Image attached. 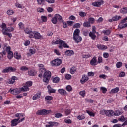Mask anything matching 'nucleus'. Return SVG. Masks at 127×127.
<instances>
[{
  "label": "nucleus",
  "instance_id": "obj_1",
  "mask_svg": "<svg viewBox=\"0 0 127 127\" xmlns=\"http://www.w3.org/2000/svg\"><path fill=\"white\" fill-rule=\"evenodd\" d=\"M28 91H29V88L27 86H23L21 88H16L14 89L11 88L9 92L11 93L12 95H18V94H20L21 92H27Z\"/></svg>",
  "mask_w": 127,
  "mask_h": 127
},
{
  "label": "nucleus",
  "instance_id": "obj_2",
  "mask_svg": "<svg viewBox=\"0 0 127 127\" xmlns=\"http://www.w3.org/2000/svg\"><path fill=\"white\" fill-rule=\"evenodd\" d=\"M73 39L76 43H79L82 41V37L80 36V29H76L74 30Z\"/></svg>",
  "mask_w": 127,
  "mask_h": 127
},
{
  "label": "nucleus",
  "instance_id": "obj_3",
  "mask_svg": "<svg viewBox=\"0 0 127 127\" xmlns=\"http://www.w3.org/2000/svg\"><path fill=\"white\" fill-rule=\"evenodd\" d=\"M0 27L2 29V31L3 35H7L10 38L12 37V34H11V33L7 32L9 30L7 27H6V25L5 23H2V24H0Z\"/></svg>",
  "mask_w": 127,
  "mask_h": 127
},
{
  "label": "nucleus",
  "instance_id": "obj_4",
  "mask_svg": "<svg viewBox=\"0 0 127 127\" xmlns=\"http://www.w3.org/2000/svg\"><path fill=\"white\" fill-rule=\"evenodd\" d=\"M51 78V72L49 71H46L43 75V81L44 83H48Z\"/></svg>",
  "mask_w": 127,
  "mask_h": 127
},
{
  "label": "nucleus",
  "instance_id": "obj_5",
  "mask_svg": "<svg viewBox=\"0 0 127 127\" xmlns=\"http://www.w3.org/2000/svg\"><path fill=\"white\" fill-rule=\"evenodd\" d=\"M57 20H59L60 22H63L62 17L59 14H56L54 17L52 18L51 21L53 24H56L57 23Z\"/></svg>",
  "mask_w": 127,
  "mask_h": 127
},
{
  "label": "nucleus",
  "instance_id": "obj_6",
  "mask_svg": "<svg viewBox=\"0 0 127 127\" xmlns=\"http://www.w3.org/2000/svg\"><path fill=\"white\" fill-rule=\"evenodd\" d=\"M62 63V61L60 59H55L51 62V65L55 66V67L60 66Z\"/></svg>",
  "mask_w": 127,
  "mask_h": 127
},
{
  "label": "nucleus",
  "instance_id": "obj_7",
  "mask_svg": "<svg viewBox=\"0 0 127 127\" xmlns=\"http://www.w3.org/2000/svg\"><path fill=\"white\" fill-rule=\"evenodd\" d=\"M52 44H61V45H63L64 47L65 48H69V46L66 44V42L64 41H62L61 40H57L55 42H52Z\"/></svg>",
  "mask_w": 127,
  "mask_h": 127
},
{
  "label": "nucleus",
  "instance_id": "obj_8",
  "mask_svg": "<svg viewBox=\"0 0 127 127\" xmlns=\"http://www.w3.org/2000/svg\"><path fill=\"white\" fill-rule=\"evenodd\" d=\"M50 112H51V110H47L46 109H42L41 110H39L37 112V115H47V114H49V113H50Z\"/></svg>",
  "mask_w": 127,
  "mask_h": 127
},
{
  "label": "nucleus",
  "instance_id": "obj_9",
  "mask_svg": "<svg viewBox=\"0 0 127 127\" xmlns=\"http://www.w3.org/2000/svg\"><path fill=\"white\" fill-rule=\"evenodd\" d=\"M16 71V69L15 68H13L12 67H6L5 69H4L2 72L3 73H8V72H15Z\"/></svg>",
  "mask_w": 127,
  "mask_h": 127
},
{
  "label": "nucleus",
  "instance_id": "obj_10",
  "mask_svg": "<svg viewBox=\"0 0 127 127\" xmlns=\"http://www.w3.org/2000/svg\"><path fill=\"white\" fill-rule=\"evenodd\" d=\"M104 4V1L101 0L100 2H94L92 3V5L93 6H95L96 7H99V6H101V5Z\"/></svg>",
  "mask_w": 127,
  "mask_h": 127
},
{
  "label": "nucleus",
  "instance_id": "obj_11",
  "mask_svg": "<svg viewBox=\"0 0 127 127\" xmlns=\"http://www.w3.org/2000/svg\"><path fill=\"white\" fill-rule=\"evenodd\" d=\"M48 124H49V125H46V127H53V126H56V127H57V126H58L59 124L57 122H49L48 123Z\"/></svg>",
  "mask_w": 127,
  "mask_h": 127
},
{
  "label": "nucleus",
  "instance_id": "obj_12",
  "mask_svg": "<svg viewBox=\"0 0 127 127\" xmlns=\"http://www.w3.org/2000/svg\"><path fill=\"white\" fill-rule=\"evenodd\" d=\"M90 64L91 66H97L98 63L97 62V58L96 56H94L90 61Z\"/></svg>",
  "mask_w": 127,
  "mask_h": 127
},
{
  "label": "nucleus",
  "instance_id": "obj_13",
  "mask_svg": "<svg viewBox=\"0 0 127 127\" xmlns=\"http://www.w3.org/2000/svg\"><path fill=\"white\" fill-rule=\"evenodd\" d=\"M122 18V17L121 16H118L116 15L112 18V19H110L109 20V22H113V21H118L119 19H121Z\"/></svg>",
  "mask_w": 127,
  "mask_h": 127
},
{
  "label": "nucleus",
  "instance_id": "obj_14",
  "mask_svg": "<svg viewBox=\"0 0 127 127\" xmlns=\"http://www.w3.org/2000/svg\"><path fill=\"white\" fill-rule=\"evenodd\" d=\"M11 127H15V126H17L19 124V121H17L16 119H14L11 120Z\"/></svg>",
  "mask_w": 127,
  "mask_h": 127
},
{
  "label": "nucleus",
  "instance_id": "obj_15",
  "mask_svg": "<svg viewBox=\"0 0 127 127\" xmlns=\"http://www.w3.org/2000/svg\"><path fill=\"white\" fill-rule=\"evenodd\" d=\"M47 89L49 94H52L56 92V90L51 88L50 85L47 86Z\"/></svg>",
  "mask_w": 127,
  "mask_h": 127
},
{
  "label": "nucleus",
  "instance_id": "obj_16",
  "mask_svg": "<svg viewBox=\"0 0 127 127\" xmlns=\"http://www.w3.org/2000/svg\"><path fill=\"white\" fill-rule=\"evenodd\" d=\"M106 116H107V117H113V116H114V111L112 110L106 111Z\"/></svg>",
  "mask_w": 127,
  "mask_h": 127
},
{
  "label": "nucleus",
  "instance_id": "obj_17",
  "mask_svg": "<svg viewBox=\"0 0 127 127\" xmlns=\"http://www.w3.org/2000/svg\"><path fill=\"white\" fill-rule=\"evenodd\" d=\"M88 80H89V78L86 75H83L80 80V82L81 84H84Z\"/></svg>",
  "mask_w": 127,
  "mask_h": 127
},
{
  "label": "nucleus",
  "instance_id": "obj_18",
  "mask_svg": "<svg viewBox=\"0 0 127 127\" xmlns=\"http://www.w3.org/2000/svg\"><path fill=\"white\" fill-rule=\"evenodd\" d=\"M16 80H17L16 76L12 77L11 79L9 80L8 84H10V85L14 84V83H15Z\"/></svg>",
  "mask_w": 127,
  "mask_h": 127
},
{
  "label": "nucleus",
  "instance_id": "obj_19",
  "mask_svg": "<svg viewBox=\"0 0 127 127\" xmlns=\"http://www.w3.org/2000/svg\"><path fill=\"white\" fill-rule=\"evenodd\" d=\"M58 92L59 93V94L61 95H63L64 96H66V95H67V92H66V90L63 89H59L58 90Z\"/></svg>",
  "mask_w": 127,
  "mask_h": 127
},
{
  "label": "nucleus",
  "instance_id": "obj_20",
  "mask_svg": "<svg viewBox=\"0 0 127 127\" xmlns=\"http://www.w3.org/2000/svg\"><path fill=\"white\" fill-rule=\"evenodd\" d=\"M65 54L67 56H71V55H74V51L73 50H68L65 52Z\"/></svg>",
  "mask_w": 127,
  "mask_h": 127
},
{
  "label": "nucleus",
  "instance_id": "obj_21",
  "mask_svg": "<svg viewBox=\"0 0 127 127\" xmlns=\"http://www.w3.org/2000/svg\"><path fill=\"white\" fill-rule=\"evenodd\" d=\"M40 96H41V93H38L36 95H35L34 96H33L32 99L34 101L38 100V99L40 98Z\"/></svg>",
  "mask_w": 127,
  "mask_h": 127
},
{
  "label": "nucleus",
  "instance_id": "obj_22",
  "mask_svg": "<svg viewBox=\"0 0 127 127\" xmlns=\"http://www.w3.org/2000/svg\"><path fill=\"white\" fill-rule=\"evenodd\" d=\"M42 37V36L40 35V33L36 32L34 33V38L35 39H40Z\"/></svg>",
  "mask_w": 127,
  "mask_h": 127
},
{
  "label": "nucleus",
  "instance_id": "obj_23",
  "mask_svg": "<svg viewBox=\"0 0 127 127\" xmlns=\"http://www.w3.org/2000/svg\"><path fill=\"white\" fill-rule=\"evenodd\" d=\"M97 47L98 49H101V50L107 49V48H108L106 46L104 45H97Z\"/></svg>",
  "mask_w": 127,
  "mask_h": 127
},
{
  "label": "nucleus",
  "instance_id": "obj_24",
  "mask_svg": "<svg viewBox=\"0 0 127 127\" xmlns=\"http://www.w3.org/2000/svg\"><path fill=\"white\" fill-rule=\"evenodd\" d=\"M120 13H122V14H126L127 13V8L124 7L120 9Z\"/></svg>",
  "mask_w": 127,
  "mask_h": 127
},
{
  "label": "nucleus",
  "instance_id": "obj_25",
  "mask_svg": "<svg viewBox=\"0 0 127 127\" xmlns=\"http://www.w3.org/2000/svg\"><path fill=\"white\" fill-rule=\"evenodd\" d=\"M126 120H127V118L124 117L123 115L118 117V121L120 122H125Z\"/></svg>",
  "mask_w": 127,
  "mask_h": 127
},
{
  "label": "nucleus",
  "instance_id": "obj_26",
  "mask_svg": "<svg viewBox=\"0 0 127 127\" xmlns=\"http://www.w3.org/2000/svg\"><path fill=\"white\" fill-rule=\"evenodd\" d=\"M123 112L120 110H116L114 112V116H120V115H122Z\"/></svg>",
  "mask_w": 127,
  "mask_h": 127
},
{
  "label": "nucleus",
  "instance_id": "obj_27",
  "mask_svg": "<svg viewBox=\"0 0 127 127\" xmlns=\"http://www.w3.org/2000/svg\"><path fill=\"white\" fill-rule=\"evenodd\" d=\"M14 57L16 58V59H20V58H21V55L20 54L17 52L14 54Z\"/></svg>",
  "mask_w": 127,
  "mask_h": 127
},
{
  "label": "nucleus",
  "instance_id": "obj_28",
  "mask_svg": "<svg viewBox=\"0 0 127 127\" xmlns=\"http://www.w3.org/2000/svg\"><path fill=\"white\" fill-rule=\"evenodd\" d=\"M96 33H93L92 32H90L89 33V36L93 39V40H95V39L96 38Z\"/></svg>",
  "mask_w": 127,
  "mask_h": 127
},
{
  "label": "nucleus",
  "instance_id": "obj_29",
  "mask_svg": "<svg viewBox=\"0 0 127 127\" xmlns=\"http://www.w3.org/2000/svg\"><path fill=\"white\" fill-rule=\"evenodd\" d=\"M28 74L29 76H31L32 77H33L35 76V74H36V73L34 70H30L28 72Z\"/></svg>",
  "mask_w": 127,
  "mask_h": 127
},
{
  "label": "nucleus",
  "instance_id": "obj_30",
  "mask_svg": "<svg viewBox=\"0 0 127 127\" xmlns=\"http://www.w3.org/2000/svg\"><path fill=\"white\" fill-rule=\"evenodd\" d=\"M119 90H120V89L119 88V87H116L115 88L112 89L111 93L112 94H116L118 92Z\"/></svg>",
  "mask_w": 127,
  "mask_h": 127
},
{
  "label": "nucleus",
  "instance_id": "obj_31",
  "mask_svg": "<svg viewBox=\"0 0 127 127\" xmlns=\"http://www.w3.org/2000/svg\"><path fill=\"white\" fill-rule=\"evenodd\" d=\"M38 67H39V68H41L39 70L40 72H43V71L44 72L45 71V69L43 68V67H44V65H43V64H39Z\"/></svg>",
  "mask_w": 127,
  "mask_h": 127
},
{
  "label": "nucleus",
  "instance_id": "obj_32",
  "mask_svg": "<svg viewBox=\"0 0 127 127\" xmlns=\"http://www.w3.org/2000/svg\"><path fill=\"white\" fill-rule=\"evenodd\" d=\"M102 32L104 35H110L111 34V31L110 30H104Z\"/></svg>",
  "mask_w": 127,
  "mask_h": 127
},
{
  "label": "nucleus",
  "instance_id": "obj_33",
  "mask_svg": "<svg viewBox=\"0 0 127 127\" xmlns=\"http://www.w3.org/2000/svg\"><path fill=\"white\" fill-rule=\"evenodd\" d=\"M83 26L84 27H91V24L89 23V22H84V23L83 24Z\"/></svg>",
  "mask_w": 127,
  "mask_h": 127
},
{
  "label": "nucleus",
  "instance_id": "obj_34",
  "mask_svg": "<svg viewBox=\"0 0 127 127\" xmlns=\"http://www.w3.org/2000/svg\"><path fill=\"white\" fill-rule=\"evenodd\" d=\"M123 65V63L122 62H118L116 63V66L117 69H119L122 67V65Z\"/></svg>",
  "mask_w": 127,
  "mask_h": 127
},
{
  "label": "nucleus",
  "instance_id": "obj_35",
  "mask_svg": "<svg viewBox=\"0 0 127 127\" xmlns=\"http://www.w3.org/2000/svg\"><path fill=\"white\" fill-rule=\"evenodd\" d=\"M6 54V52L5 51H3L2 53H0V57L1 60H3V58H4V55Z\"/></svg>",
  "mask_w": 127,
  "mask_h": 127
},
{
  "label": "nucleus",
  "instance_id": "obj_36",
  "mask_svg": "<svg viewBox=\"0 0 127 127\" xmlns=\"http://www.w3.org/2000/svg\"><path fill=\"white\" fill-rule=\"evenodd\" d=\"M24 32L27 34H30V33H32V29H29L28 28H26L24 30Z\"/></svg>",
  "mask_w": 127,
  "mask_h": 127
},
{
  "label": "nucleus",
  "instance_id": "obj_37",
  "mask_svg": "<svg viewBox=\"0 0 127 127\" xmlns=\"http://www.w3.org/2000/svg\"><path fill=\"white\" fill-rule=\"evenodd\" d=\"M86 113L87 114H88V115L90 116V117H95V113H94L92 111H90L88 110H86Z\"/></svg>",
  "mask_w": 127,
  "mask_h": 127
},
{
  "label": "nucleus",
  "instance_id": "obj_38",
  "mask_svg": "<svg viewBox=\"0 0 127 127\" xmlns=\"http://www.w3.org/2000/svg\"><path fill=\"white\" fill-rule=\"evenodd\" d=\"M86 118V116H85V115L82 114V115H79L77 116V118L78 120H84Z\"/></svg>",
  "mask_w": 127,
  "mask_h": 127
},
{
  "label": "nucleus",
  "instance_id": "obj_39",
  "mask_svg": "<svg viewBox=\"0 0 127 127\" xmlns=\"http://www.w3.org/2000/svg\"><path fill=\"white\" fill-rule=\"evenodd\" d=\"M20 70L21 71H28L29 68H28V67H27L26 66H24L21 67L20 68Z\"/></svg>",
  "mask_w": 127,
  "mask_h": 127
},
{
  "label": "nucleus",
  "instance_id": "obj_40",
  "mask_svg": "<svg viewBox=\"0 0 127 127\" xmlns=\"http://www.w3.org/2000/svg\"><path fill=\"white\" fill-rule=\"evenodd\" d=\"M76 67L75 66L72 67L70 69V72L71 74H74L75 72H76Z\"/></svg>",
  "mask_w": 127,
  "mask_h": 127
},
{
  "label": "nucleus",
  "instance_id": "obj_41",
  "mask_svg": "<svg viewBox=\"0 0 127 127\" xmlns=\"http://www.w3.org/2000/svg\"><path fill=\"white\" fill-rule=\"evenodd\" d=\"M52 99H53V97H52V96H47L45 97V101H51Z\"/></svg>",
  "mask_w": 127,
  "mask_h": 127
},
{
  "label": "nucleus",
  "instance_id": "obj_42",
  "mask_svg": "<svg viewBox=\"0 0 127 127\" xmlns=\"http://www.w3.org/2000/svg\"><path fill=\"white\" fill-rule=\"evenodd\" d=\"M26 86H24V87H31L32 86V81H27L26 82Z\"/></svg>",
  "mask_w": 127,
  "mask_h": 127
},
{
  "label": "nucleus",
  "instance_id": "obj_43",
  "mask_svg": "<svg viewBox=\"0 0 127 127\" xmlns=\"http://www.w3.org/2000/svg\"><path fill=\"white\" fill-rule=\"evenodd\" d=\"M13 57V53L12 52L8 53V59H11V58H12Z\"/></svg>",
  "mask_w": 127,
  "mask_h": 127
},
{
  "label": "nucleus",
  "instance_id": "obj_44",
  "mask_svg": "<svg viewBox=\"0 0 127 127\" xmlns=\"http://www.w3.org/2000/svg\"><path fill=\"white\" fill-rule=\"evenodd\" d=\"M119 29H123L125 28V24L124 23H121L118 27Z\"/></svg>",
  "mask_w": 127,
  "mask_h": 127
},
{
  "label": "nucleus",
  "instance_id": "obj_45",
  "mask_svg": "<svg viewBox=\"0 0 127 127\" xmlns=\"http://www.w3.org/2000/svg\"><path fill=\"white\" fill-rule=\"evenodd\" d=\"M88 22H89V23L91 24V23L92 24H93V23H94V22H95V19H94V18H89L88 19Z\"/></svg>",
  "mask_w": 127,
  "mask_h": 127
},
{
  "label": "nucleus",
  "instance_id": "obj_46",
  "mask_svg": "<svg viewBox=\"0 0 127 127\" xmlns=\"http://www.w3.org/2000/svg\"><path fill=\"white\" fill-rule=\"evenodd\" d=\"M59 80H60V79L59 78V77H56L53 79V83H58V82H59Z\"/></svg>",
  "mask_w": 127,
  "mask_h": 127
},
{
  "label": "nucleus",
  "instance_id": "obj_47",
  "mask_svg": "<svg viewBox=\"0 0 127 127\" xmlns=\"http://www.w3.org/2000/svg\"><path fill=\"white\" fill-rule=\"evenodd\" d=\"M41 19L43 22H46L47 21V17L45 16H42Z\"/></svg>",
  "mask_w": 127,
  "mask_h": 127
},
{
  "label": "nucleus",
  "instance_id": "obj_48",
  "mask_svg": "<svg viewBox=\"0 0 127 127\" xmlns=\"http://www.w3.org/2000/svg\"><path fill=\"white\" fill-rule=\"evenodd\" d=\"M79 15L81 17H85V16H86V13L84 12H79Z\"/></svg>",
  "mask_w": 127,
  "mask_h": 127
},
{
  "label": "nucleus",
  "instance_id": "obj_49",
  "mask_svg": "<svg viewBox=\"0 0 127 127\" xmlns=\"http://www.w3.org/2000/svg\"><path fill=\"white\" fill-rule=\"evenodd\" d=\"M100 90L102 91V93H103V94H106V93H107V88L105 87H101L100 88Z\"/></svg>",
  "mask_w": 127,
  "mask_h": 127
},
{
  "label": "nucleus",
  "instance_id": "obj_50",
  "mask_svg": "<svg viewBox=\"0 0 127 127\" xmlns=\"http://www.w3.org/2000/svg\"><path fill=\"white\" fill-rule=\"evenodd\" d=\"M13 13H14V12L12 10H8L7 11V14H8V15H12V14H13Z\"/></svg>",
  "mask_w": 127,
  "mask_h": 127
},
{
  "label": "nucleus",
  "instance_id": "obj_51",
  "mask_svg": "<svg viewBox=\"0 0 127 127\" xmlns=\"http://www.w3.org/2000/svg\"><path fill=\"white\" fill-rule=\"evenodd\" d=\"M79 95H80V96H82L83 98H84L85 97V95H86V91H80L79 92Z\"/></svg>",
  "mask_w": 127,
  "mask_h": 127
},
{
  "label": "nucleus",
  "instance_id": "obj_52",
  "mask_svg": "<svg viewBox=\"0 0 127 127\" xmlns=\"http://www.w3.org/2000/svg\"><path fill=\"white\" fill-rule=\"evenodd\" d=\"M99 78L100 79H104V80H106V79H107V75L105 74H101L99 75Z\"/></svg>",
  "mask_w": 127,
  "mask_h": 127
},
{
  "label": "nucleus",
  "instance_id": "obj_53",
  "mask_svg": "<svg viewBox=\"0 0 127 127\" xmlns=\"http://www.w3.org/2000/svg\"><path fill=\"white\" fill-rule=\"evenodd\" d=\"M55 118H61L62 117V114L59 113L55 114Z\"/></svg>",
  "mask_w": 127,
  "mask_h": 127
},
{
  "label": "nucleus",
  "instance_id": "obj_54",
  "mask_svg": "<svg viewBox=\"0 0 127 127\" xmlns=\"http://www.w3.org/2000/svg\"><path fill=\"white\" fill-rule=\"evenodd\" d=\"M29 52L31 53V54H34V53H35V49H34V48L30 49Z\"/></svg>",
  "mask_w": 127,
  "mask_h": 127
},
{
  "label": "nucleus",
  "instance_id": "obj_55",
  "mask_svg": "<svg viewBox=\"0 0 127 127\" xmlns=\"http://www.w3.org/2000/svg\"><path fill=\"white\" fill-rule=\"evenodd\" d=\"M20 29H23L24 28V25L22 22H20L18 24Z\"/></svg>",
  "mask_w": 127,
  "mask_h": 127
},
{
  "label": "nucleus",
  "instance_id": "obj_56",
  "mask_svg": "<svg viewBox=\"0 0 127 127\" xmlns=\"http://www.w3.org/2000/svg\"><path fill=\"white\" fill-rule=\"evenodd\" d=\"M81 24L80 23H76L74 25L73 27L74 28H79Z\"/></svg>",
  "mask_w": 127,
  "mask_h": 127
},
{
  "label": "nucleus",
  "instance_id": "obj_57",
  "mask_svg": "<svg viewBox=\"0 0 127 127\" xmlns=\"http://www.w3.org/2000/svg\"><path fill=\"white\" fill-rule=\"evenodd\" d=\"M66 89L68 92H71V91H72V87L70 85L67 86Z\"/></svg>",
  "mask_w": 127,
  "mask_h": 127
},
{
  "label": "nucleus",
  "instance_id": "obj_58",
  "mask_svg": "<svg viewBox=\"0 0 127 127\" xmlns=\"http://www.w3.org/2000/svg\"><path fill=\"white\" fill-rule=\"evenodd\" d=\"M15 6H16V7H18V8H22V5L18 3H15Z\"/></svg>",
  "mask_w": 127,
  "mask_h": 127
},
{
  "label": "nucleus",
  "instance_id": "obj_59",
  "mask_svg": "<svg viewBox=\"0 0 127 127\" xmlns=\"http://www.w3.org/2000/svg\"><path fill=\"white\" fill-rule=\"evenodd\" d=\"M71 78H72V76L70 74H66L65 75V79H66V80H70Z\"/></svg>",
  "mask_w": 127,
  "mask_h": 127
},
{
  "label": "nucleus",
  "instance_id": "obj_60",
  "mask_svg": "<svg viewBox=\"0 0 127 127\" xmlns=\"http://www.w3.org/2000/svg\"><path fill=\"white\" fill-rule=\"evenodd\" d=\"M48 3H54L55 2V0H45Z\"/></svg>",
  "mask_w": 127,
  "mask_h": 127
},
{
  "label": "nucleus",
  "instance_id": "obj_61",
  "mask_svg": "<svg viewBox=\"0 0 127 127\" xmlns=\"http://www.w3.org/2000/svg\"><path fill=\"white\" fill-rule=\"evenodd\" d=\"M98 62L99 63H102V62H103V58H102V57H98Z\"/></svg>",
  "mask_w": 127,
  "mask_h": 127
},
{
  "label": "nucleus",
  "instance_id": "obj_62",
  "mask_svg": "<svg viewBox=\"0 0 127 127\" xmlns=\"http://www.w3.org/2000/svg\"><path fill=\"white\" fill-rule=\"evenodd\" d=\"M10 50H11L10 47L8 46V47H6V51H7L8 52V53H10V52H12Z\"/></svg>",
  "mask_w": 127,
  "mask_h": 127
},
{
  "label": "nucleus",
  "instance_id": "obj_63",
  "mask_svg": "<svg viewBox=\"0 0 127 127\" xmlns=\"http://www.w3.org/2000/svg\"><path fill=\"white\" fill-rule=\"evenodd\" d=\"M15 117H24V115L21 114V113H17L15 115Z\"/></svg>",
  "mask_w": 127,
  "mask_h": 127
},
{
  "label": "nucleus",
  "instance_id": "obj_64",
  "mask_svg": "<svg viewBox=\"0 0 127 127\" xmlns=\"http://www.w3.org/2000/svg\"><path fill=\"white\" fill-rule=\"evenodd\" d=\"M37 2L38 4H40V5L42 4L43 2H44V0H37Z\"/></svg>",
  "mask_w": 127,
  "mask_h": 127
}]
</instances>
